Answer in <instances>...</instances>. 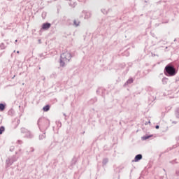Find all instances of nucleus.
<instances>
[{"label":"nucleus","instance_id":"nucleus-49","mask_svg":"<svg viewBox=\"0 0 179 179\" xmlns=\"http://www.w3.org/2000/svg\"><path fill=\"white\" fill-rule=\"evenodd\" d=\"M38 128H39V129H40V126L38 127Z\"/></svg>","mask_w":179,"mask_h":179},{"label":"nucleus","instance_id":"nucleus-29","mask_svg":"<svg viewBox=\"0 0 179 179\" xmlns=\"http://www.w3.org/2000/svg\"><path fill=\"white\" fill-rule=\"evenodd\" d=\"M39 57H40L41 58H43V57H44V54H43V53L40 54V55H39Z\"/></svg>","mask_w":179,"mask_h":179},{"label":"nucleus","instance_id":"nucleus-50","mask_svg":"<svg viewBox=\"0 0 179 179\" xmlns=\"http://www.w3.org/2000/svg\"><path fill=\"white\" fill-rule=\"evenodd\" d=\"M83 134H85V131H84V132H83Z\"/></svg>","mask_w":179,"mask_h":179},{"label":"nucleus","instance_id":"nucleus-22","mask_svg":"<svg viewBox=\"0 0 179 179\" xmlns=\"http://www.w3.org/2000/svg\"><path fill=\"white\" fill-rule=\"evenodd\" d=\"M175 115H176V118H179V108L176 110Z\"/></svg>","mask_w":179,"mask_h":179},{"label":"nucleus","instance_id":"nucleus-40","mask_svg":"<svg viewBox=\"0 0 179 179\" xmlns=\"http://www.w3.org/2000/svg\"><path fill=\"white\" fill-rule=\"evenodd\" d=\"M15 43H17V39H16V40L15 41Z\"/></svg>","mask_w":179,"mask_h":179},{"label":"nucleus","instance_id":"nucleus-47","mask_svg":"<svg viewBox=\"0 0 179 179\" xmlns=\"http://www.w3.org/2000/svg\"><path fill=\"white\" fill-rule=\"evenodd\" d=\"M173 123H174V124H176V122H173Z\"/></svg>","mask_w":179,"mask_h":179},{"label":"nucleus","instance_id":"nucleus-43","mask_svg":"<svg viewBox=\"0 0 179 179\" xmlns=\"http://www.w3.org/2000/svg\"><path fill=\"white\" fill-rule=\"evenodd\" d=\"M129 55V53L127 54V57H128Z\"/></svg>","mask_w":179,"mask_h":179},{"label":"nucleus","instance_id":"nucleus-44","mask_svg":"<svg viewBox=\"0 0 179 179\" xmlns=\"http://www.w3.org/2000/svg\"><path fill=\"white\" fill-rule=\"evenodd\" d=\"M25 135H29V134H27V133H25Z\"/></svg>","mask_w":179,"mask_h":179},{"label":"nucleus","instance_id":"nucleus-30","mask_svg":"<svg viewBox=\"0 0 179 179\" xmlns=\"http://www.w3.org/2000/svg\"><path fill=\"white\" fill-rule=\"evenodd\" d=\"M176 160H177V159H175L173 161H171L170 163H171L172 164H174V163H176Z\"/></svg>","mask_w":179,"mask_h":179},{"label":"nucleus","instance_id":"nucleus-39","mask_svg":"<svg viewBox=\"0 0 179 179\" xmlns=\"http://www.w3.org/2000/svg\"><path fill=\"white\" fill-rule=\"evenodd\" d=\"M63 115H64V117H66V114H65V113H64Z\"/></svg>","mask_w":179,"mask_h":179},{"label":"nucleus","instance_id":"nucleus-19","mask_svg":"<svg viewBox=\"0 0 179 179\" xmlns=\"http://www.w3.org/2000/svg\"><path fill=\"white\" fill-rule=\"evenodd\" d=\"M55 78H57V73L53 72V73L50 75V79H55Z\"/></svg>","mask_w":179,"mask_h":179},{"label":"nucleus","instance_id":"nucleus-33","mask_svg":"<svg viewBox=\"0 0 179 179\" xmlns=\"http://www.w3.org/2000/svg\"><path fill=\"white\" fill-rule=\"evenodd\" d=\"M145 124V125H148V124H150V120H149L148 122H146Z\"/></svg>","mask_w":179,"mask_h":179},{"label":"nucleus","instance_id":"nucleus-52","mask_svg":"<svg viewBox=\"0 0 179 179\" xmlns=\"http://www.w3.org/2000/svg\"><path fill=\"white\" fill-rule=\"evenodd\" d=\"M8 1H12V0H8Z\"/></svg>","mask_w":179,"mask_h":179},{"label":"nucleus","instance_id":"nucleus-36","mask_svg":"<svg viewBox=\"0 0 179 179\" xmlns=\"http://www.w3.org/2000/svg\"><path fill=\"white\" fill-rule=\"evenodd\" d=\"M94 101H97V98H94Z\"/></svg>","mask_w":179,"mask_h":179},{"label":"nucleus","instance_id":"nucleus-37","mask_svg":"<svg viewBox=\"0 0 179 179\" xmlns=\"http://www.w3.org/2000/svg\"><path fill=\"white\" fill-rule=\"evenodd\" d=\"M79 2H83V0H78Z\"/></svg>","mask_w":179,"mask_h":179},{"label":"nucleus","instance_id":"nucleus-6","mask_svg":"<svg viewBox=\"0 0 179 179\" xmlns=\"http://www.w3.org/2000/svg\"><path fill=\"white\" fill-rule=\"evenodd\" d=\"M143 158V156L142 154L136 155L134 157V159L132 162H135L136 163H138V162H140V160H142Z\"/></svg>","mask_w":179,"mask_h":179},{"label":"nucleus","instance_id":"nucleus-38","mask_svg":"<svg viewBox=\"0 0 179 179\" xmlns=\"http://www.w3.org/2000/svg\"><path fill=\"white\" fill-rule=\"evenodd\" d=\"M38 43H41V39H39V40H38Z\"/></svg>","mask_w":179,"mask_h":179},{"label":"nucleus","instance_id":"nucleus-12","mask_svg":"<svg viewBox=\"0 0 179 179\" xmlns=\"http://www.w3.org/2000/svg\"><path fill=\"white\" fill-rule=\"evenodd\" d=\"M50 108H51V106H50V104H47L43 106V111H44V113H47L48 111H50Z\"/></svg>","mask_w":179,"mask_h":179},{"label":"nucleus","instance_id":"nucleus-14","mask_svg":"<svg viewBox=\"0 0 179 179\" xmlns=\"http://www.w3.org/2000/svg\"><path fill=\"white\" fill-rule=\"evenodd\" d=\"M16 122L15 126L14 127L15 129L19 127V124H20V119H15V120L13 122V124H15Z\"/></svg>","mask_w":179,"mask_h":179},{"label":"nucleus","instance_id":"nucleus-10","mask_svg":"<svg viewBox=\"0 0 179 179\" xmlns=\"http://www.w3.org/2000/svg\"><path fill=\"white\" fill-rule=\"evenodd\" d=\"M131 83H134V78H129L126 83L124 84V87H126V86H128L129 85H131Z\"/></svg>","mask_w":179,"mask_h":179},{"label":"nucleus","instance_id":"nucleus-8","mask_svg":"<svg viewBox=\"0 0 179 179\" xmlns=\"http://www.w3.org/2000/svg\"><path fill=\"white\" fill-rule=\"evenodd\" d=\"M83 13L85 15L84 19H90L92 17V12L90 11L83 10Z\"/></svg>","mask_w":179,"mask_h":179},{"label":"nucleus","instance_id":"nucleus-41","mask_svg":"<svg viewBox=\"0 0 179 179\" xmlns=\"http://www.w3.org/2000/svg\"><path fill=\"white\" fill-rule=\"evenodd\" d=\"M179 78H176V82H178Z\"/></svg>","mask_w":179,"mask_h":179},{"label":"nucleus","instance_id":"nucleus-11","mask_svg":"<svg viewBox=\"0 0 179 179\" xmlns=\"http://www.w3.org/2000/svg\"><path fill=\"white\" fill-rule=\"evenodd\" d=\"M153 137L152 134H145L143 137H141L142 141H148L150 138Z\"/></svg>","mask_w":179,"mask_h":179},{"label":"nucleus","instance_id":"nucleus-17","mask_svg":"<svg viewBox=\"0 0 179 179\" xmlns=\"http://www.w3.org/2000/svg\"><path fill=\"white\" fill-rule=\"evenodd\" d=\"M8 115L13 117V115H15V110H13V108L10 109L8 112Z\"/></svg>","mask_w":179,"mask_h":179},{"label":"nucleus","instance_id":"nucleus-7","mask_svg":"<svg viewBox=\"0 0 179 179\" xmlns=\"http://www.w3.org/2000/svg\"><path fill=\"white\" fill-rule=\"evenodd\" d=\"M17 157H16V156H13L12 158H10L8 162V161H6L7 164H10V166H12L13 164V163H15V162H17Z\"/></svg>","mask_w":179,"mask_h":179},{"label":"nucleus","instance_id":"nucleus-18","mask_svg":"<svg viewBox=\"0 0 179 179\" xmlns=\"http://www.w3.org/2000/svg\"><path fill=\"white\" fill-rule=\"evenodd\" d=\"M162 82L164 85H167V83L169 82V78L164 77L162 80Z\"/></svg>","mask_w":179,"mask_h":179},{"label":"nucleus","instance_id":"nucleus-5","mask_svg":"<svg viewBox=\"0 0 179 179\" xmlns=\"http://www.w3.org/2000/svg\"><path fill=\"white\" fill-rule=\"evenodd\" d=\"M50 27H51V23L45 22V23L42 24L40 31H41V30H45V31L48 30V29H50Z\"/></svg>","mask_w":179,"mask_h":179},{"label":"nucleus","instance_id":"nucleus-31","mask_svg":"<svg viewBox=\"0 0 179 179\" xmlns=\"http://www.w3.org/2000/svg\"><path fill=\"white\" fill-rule=\"evenodd\" d=\"M159 128H160V126H159V125H156V126H155V129H159Z\"/></svg>","mask_w":179,"mask_h":179},{"label":"nucleus","instance_id":"nucleus-15","mask_svg":"<svg viewBox=\"0 0 179 179\" xmlns=\"http://www.w3.org/2000/svg\"><path fill=\"white\" fill-rule=\"evenodd\" d=\"M107 163H108V158H103V160H102L103 167H104V166H106Z\"/></svg>","mask_w":179,"mask_h":179},{"label":"nucleus","instance_id":"nucleus-32","mask_svg":"<svg viewBox=\"0 0 179 179\" xmlns=\"http://www.w3.org/2000/svg\"><path fill=\"white\" fill-rule=\"evenodd\" d=\"M176 176H179V171H176Z\"/></svg>","mask_w":179,"mask_h":179},{"label":"nucleus","instance_id":"nucleus-24","mask_svg":"<svg viewBox=\"0 0 179 179\" xmlns=\"http://www.w3.org/2000/svg\"><path fill=\"white\" fill-rule=\"evenodd\" d=\"M15 150V146L12 145L10 147V152H13Z\"/></svg>","mask_w":179,"mask_h":179},{"label":"nucleus","instance_id":"nucleus-23","mask_svg":"<svg viewBox=\"0 0 179 179\" xmlns=\"http://www.w3.org/2000/svg\"><path fill=\"white\" fill-rule=\"evenodd\" d=\"M0 48H1V50H5V48H6V47L5 46V43H1L0 44Z\"/></svg>","mask_w":179,"mask_h":179},{"label":"nucleus","instance_id":"nucleus-46","mask_svg":"<svg viewBox=\"0 0 179 179\" xmlns=\"http://www.w3.org/2000/svg\"><path fill=\"white\" fill-rule=\"evenodd\" d=\"M163 170H164V171H166V169H164Z\"/></svg>","mask_w":179,"mask_h":179},{"label":"nucleus","instance_id":"nucleus-26","mask_svg":"<svg viewBox=\"0 0 179 179\" xmlns=\"http://www.w3.org/2000/svg\"><path fill=\"white\" fill-rule=\"evenodd\" d=\"M17 143H18V145H22L23 143V141H22V140H18L17 141Z\"/></svg>","mask_w":179,"mask_h":179},{"label":"nucleus","instance_id":"nucleus-20","mask_svg":"<svg viewBox=\"0 0 179 179\" xmlns=\"http://www.w3.org/2000/svg\"><path fill=\"white\" fill-rule=\"evenodd\" d=\"M5 131V127L3 126L0 127V135H2Z\"/></svg>","mask_w":179,"mask_h":179},{"label":"nucleus","instance_id":"nucleus-45","mask_svg":"<svg viewBox=\"0 0 179 179\" xmlns=\"http://www.w3.org/2000/svg\"><path fill=\"white\" fill-rule=\"evenodd\" d=\"M15 155H17V152H15Z\"/></svg>","mask_w":179,"mask_h":179},{"label":"nucleus","instance_id":"nucleus-48","mask_svg":"<svg viewBox=\"0 0 179 179\" xmlns=\"http://www.w3.org/2000/svg\"><path fill=\"white\" fill-rule=\"evenodd\" d=\"M59 124H60V127H61V125H62V124H61V122H59Z\"/></svg>","mask_w":179,"mask_h":179},{"label":"nucleus","instance_id":"nucleus-28","mask_svg":"<svg viewBox=\"0 0 179 179\" xmlns=\"http://www.w3.org/2000/svg\"><path fill=\"white\" fill-rule=\"evenodd\" d=\"M45 122H46V124H47V122L48 123V127H50V120H46V121H45Z\"/></svg>","mask_w":179,"mask_h":179},{"label":"nucleus","instance_id":"nucleus-16","mask_svg":"<svg viewBox=\"0 0 179 179\" xmlns=\"http://www.w3.org/2000/svg\"><path fill=\"white\" fill-rule=\"evenodd\" d=\"M39 141H43V139H45V131L43 132L42 134L39 135Z\"/></svg>","mask_w":179,"mask_h":179},{"label":"nucleus","instance_id":"nucleus-27","mask_svg":"<svg viewBox=\"0 0 179 179\" xmlns=\"http://www.w3.org/2000/svg\"><path fill=\"white\" fill-rule=\"evenodd\" d=\"M96 94H100V88L96 90Z\"/></svg>","mask_w":179,"mask_h":179},{"label":"nucleus","instance_id":"nucleus-13","mask_svg":"<svg viewBox=\"0 0 179 179\" xmlns=\"http://www.w3.org/2000/svg\"><path fill=\"white\" fill-rule=\"evenodd\" d=\"M6 108V103H0V111H5Z\"/></svg>","mask_w":179,"mask_h":179},{"label":"nucleus","instance_id":"nucleus-34","mask_svg":"<svg viewBox=\"0 0 179 179\" xmlns=\"http://www.w3.org/2000/svg\"><path fill=\"white\" fill-rule=\"evenodd\" d=\"M31 152H34V148H31Z\"/></svg>","mask_w":179,"mask_h":179},{"label":"nucleus","instance_id":"nucleus-51","mask_svg":"<svg viewBox=\"0 0 179 179\" xmlns=\"http://www.w3.org/2000/svg\"><path fill=\"white\" fill-rule=\"evenodd\" d=\"M83 134H85V131H84V132H83Z\"/></svg>","mask_w":179,"mask_h":179},{"label":"nucleus","instance_id":"nucleus-9","mask_svg":"<svg viewBox=\"0 0 179 179\" xmlns=\"http://www.w3.org/2000/svg\"><path fill=\"white\" fill-rule=\"evenodd\" d=\"M121 171V169L120 168H116L115 169V171L116 172V173L115 174L113 178L115 179H120V171Z\"/></svg>","mask_w":179,"mask_h":179},{"label":"nucleus","instance_id":"nucleus-21","mask_svg":"<svg viewBox=\"0 0 179 179\" xmlns=\"http://www.w3.org/2000/svg\"><path fill=\"white\" fill-rule=\"evenodd\" d=\"M80 24V22H78L76 21V20H73V24L74 26H76V27H78V26H79Z\"/></svg>","mask_w":179,"mask_h":179},{"label":"nucleus","instance_id":"nucleus-35","mask_svg":"<svg viewBox=\"0 0 179 179\" xmlns=\"http://www.w3.org/2000/svg\"><path fill=\"white\" fill-rule=\"evenodd\" d=\"M122 68H125V64H122Z\"/></svg>","mask_w":179,"mask_h":179},{"label":"nucleus","instance_id":"nucleus-3","mask_svg":"<svg viewBox=\"0 0 179 179\" xmlns=\"http://www.w3.org/2000/svg\"><path fill=\"white\" fill-rule=\"evenodd\" d=\"M21 134H29V135H25V138H28L29 139H31L33 138V134L29 131L27 129L22 127L20 129Z\"/></svg>","mask_w":179,"mask_h":179},{"label":"nucleus","instance_id":"nucleus-1","mask_svg":"<svg viewBox=\"0 0 179 179\" xmlns=\"http://www.w3.org/2000/svg\"><path fill=\"white\" fill-rule=\"evenodd\" d=\"M178 72V70H177L171 63L168 64L164 69V73L166 76H176Z\"/></svg>","mask_w":179,"mask_h":179},{"label":"nucleus","instance_id":"nucleus-25","mask_svg":"<svg viewBox=\"0 0 179 179\" xmlns=\"http://www.w3.org/2000/svg\"><path fill=\"white\" fill-rule=\"evenodd\" d=\"M41 120H42L41 117L38 120V123H37L38 127H40V122H41Z\"/></svg>","mask_w":179,"mask_h":179},{"label":"nucleus","instance_id":"nucleus-42","mask_svg":"<svg viewBox=\"0 0 179 179\" xmlns=\"http://www.w3.org/2000/svg\"><path fill=\"white\" fill-rule=\"evenodd\" d=\"M19 52H20L19 50H17V54H19Z\"/></svg>","mask_w":179,"mask_h":179},{"label":"nucleus","instance_id":"nucleus-2","mask_svg":"<svg viewBox=\"0 0 179 179\" xmlns=\"http://www.w3.org/2000/svg\"><path fill=\"white\" fill-rule=\"evenodd\" d=\"M72 58V55L68 52L62 53L60 56L59 64L60 66H65V62H69Z\"/></svg>","mask_w":179,"mask_h":179},{"label":"nucleus","instance_id":"nucleus-4","mask_svg":"<svg viewBox=\"0 0 179 179\" xmlns=\"http://www.w3.org/2000/svg\"><path fill=\"white\" fill-rule=\"evenodd\" d=\"M76 163H78V157H76V156H74L71 162V164L69 166L70 170H72L73 169V166H76Z\"/></svg>","mask_w":179,"mask_h":179}]
</instances>
